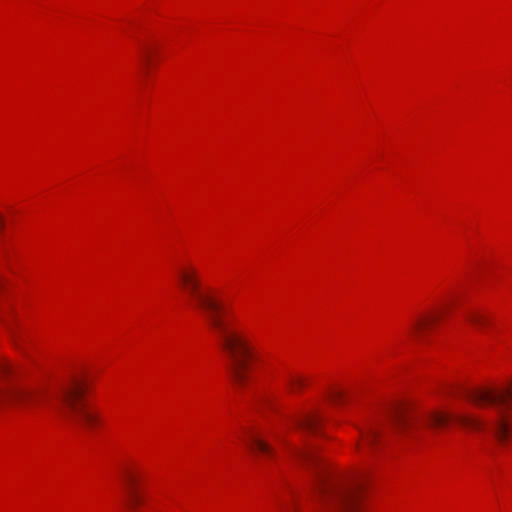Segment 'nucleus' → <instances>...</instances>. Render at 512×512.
Masks as SVG:
<instances>
[{"label": "nucleus", "mask_w": 512, "mask_h": 512, "mask_svg": "<svg viewBox=\"0 0 512 512\" xmlns=\"http://www.w3.org/2000/svg\"><path fill=\"white\" fill-rule=\"evenodd\" d=\"M466 397L483 412L479 415H466L446 411H430L420 417L406 415L395 408L391 415L390 427L373 423L361 431L359 449L373 448L388 442V430L410 438H421L426 428L443 426L455 421L461 426L477 431L489 432L500 444H505L510 435L508 411L512 407V383L504 388H477L468 390Z\"/></svg>", "instance_id": "nucleus-1"}, {"label": "nucleus", "mask_w": 512, "mask_h": 512, "mask_svg": "<svg viewBox=\"0 0 512 512\" xmlns=\"http://www.w3.org/2000/svg\"><path fill=\"white\" fill-rule=\"evenodd\" d=\"M178 280L191 303L205 313L209 325L217 335L228 358L227 369L232 381L238 387L244 386L248 380L250 364L259 360L251 341L243 331L230 327L224 321L221 304L208 290L203 289L194 268L181 269Z\"/></svg>", "instance_id": "nucleus-2"}, {"label": "nucleus", "mask_w": 512, "mask_h": 512, "mask_svg": "<svg viewBox=\"0 0 512 512\" xmlns=\"http://www.w3.org/2000/svg\"><path fill=\"white\" fill-rule=\"evenodd\" d=\"M297 459L313 469L318 507L314 512H354L359 503L360 484L342 478L319 459L313 448L296 452Z\"/></svg>", "instance_id": "nucleus-3"}, {"label": "nucleus", "mask_w": 512, "mask_h": 512, "mask_svg": "<svg viewBox=\"0 0 512 512\" xmlns=\"http://www.w3.org/2000/svg\"><path fill=\"white\" fill-rule=\"evenodd\" d=\"M84 391L85 384L76 378L63 384L56 395L59 402L58 410L74 424L85 429H93L100 424L101 419L98 413L88 409L81 401Z\"/></svg>", "instance_id": "nucleus-4"}, {"label": "nucleus", "mask_w": 512, "mask_h": 512, "mask_svg": "<svg viewBox=\"0 0 512 512\" xmlns=\"http://www.w3.org/2000/svg\"><path fill=\"white\" fill-rule=\"evenodd\" d=\"M244 443L255 453L264 456H271L273 454L272 447L263 439L258 431H249L246 433Z\"/></svg>", "instance_id": "nucleus-5"}, {"label": "nucleus", "mask_w": 512, "mask_h": 512, "mask_svg": "<svg viewBox=\"0 0 512 512\" xmlns=\"http://www.w3.org/2000/svg\"><path fill=\"white\" fill-rule=\"evenodd\" d=\"M7 397L15 403L23 406H29L38 401L41 397V392L34 389L19 388L9 392Z\"/></svg>", "instance_id": "nucleus-6"}, {"label": "nucleus", "mask_w": 512, "mask_h": 512, "mask_svg": "<svg viewBox=\"0 0 512 512\" xmlns=\"http://www.w3.org/2000/svg\"><path fill=\"white\" fill-rule=\"evenodd\" d=\"M123 480L126 487V492L131 490H138L141 480V473L131 468H126L123 471Z\"/></svg>", "instance_id": "nucleus-7"}, {"label": "nucleus", "mask_w": 512, "mask_h": 512, "mask_svg": "<svg viewBox=\"0 0 512 512\" xmlns=\"http://www.w3.org/2000/svg\"><path fill=\"white\" fill-rule=\"evenodd\" d=\"M294 423H295L296 427H298L299 429H304V430H308V431H316V429L320 423V419L315 414H307V415H303L301 417L296 418L294 420Z\"/></svg>", "instance_id": "nucleus-8"}, {"label": "nucleus", "mask_w": 512, "mask_h": 512, "mask_svg": "<svg viewBox=\"0 0 512 512\" xmlns=\"http://www.w3.org/2000/svg\"><path fill=\"white\" fill-rule=\"evenodd\" d=\"M466 317L467 320L480 331L484 330L490 323V318L480 311H470Z\"/></svg>", "instance_id": "nucleus-9"}, {"label": "nucleus", "mask_w": 512, "mask_h": 512, "mask_svg": "<svg viewBox=\"0 0 512 512\" xmlns=\"http://www.w3.org/2000/svg\"><path fill=\"white\" fill-rule=\"evenodd\" d=\"M284 382L292 393L297 392V390L303 387L306 383L304 378L292 374L287 375Z\"/></svg>", "instance_id": "nucleus-10"}, {"label": "nucleus", "mask_w": 512, "mask_h": 512, "mask_svg": "<svg viewBox=\"0 0 512 512\" xmlns=\"http://www.w3.org/2000/svg\"><path fill=\"white\" fill-rule=\"evenodd\" d=\"M436 317L437 316H427V317L417 320L413 324V327H412L413 332L416 334H419V335L423 334L427 330L429 324L432 321H434L436 319Z\"/></svg>", "instance_id": "nucleus-11"}, {"label": "nucleus", "mask_w": 512, "mask_h": 512, "mask_svg": "<svg viewBox=\"0 0 512 512\" xmlns=\"http://www.w3.org/2000/svg\"><path fill=\"white\" fill-rule=\"evenodd\" d=\"M127 493V505L132 510H135L143 503V498L138 490H131Z\"/></svg>", "instance_id": "nucleus-12"}, {"label": "nucleus", "mask_w": 512, "mask_h": 512, "mask_svg": "<svg viewBox=\"0 0 512 512\" xmlns=\"http://www.w3.org/2000/svg\"><path fill=\"white\" fill-rule=\"evenodd\" d=\"M12 367L9 363L5 361H0V372L2 374H7L11 371Z\"/></svg>", "instance_id": "nucleus-13"}, {"label": "nucleus", "mask_w": 512, "mask_h": 512, "mask_svg": "<svg viewBox=\"0 0 512 512\" xmlns=\"http://www.w3.org/2000/svg\"><path fill=\"white\" fill-rule=\"evenodd\" d=\"M342 397H343V394H342V392H340V391H339V392H334V393L331 395L332 401H334V402H338V401H340V400L342 399Z\"/></svg>", "instance_id": "nucleus-14"}]
</instances>
